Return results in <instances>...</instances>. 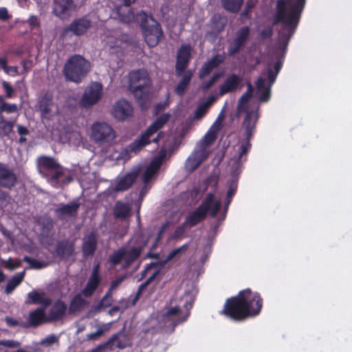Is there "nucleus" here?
<instances>
[{
  "label": "nucleus",
  "mask_w": 352,
  "mask_h": 352,
  "mask_svg": "<svg viewBox=\"0 0 352 352\" xmlns=\"http://www.w3.org/2000/svg\"><path fill=\"white\" fill-rule=\"evenodd\" d=\"M307 0H277L272 24H281L278 32V50L282 51V58L294 36L305 9Z\"/></svg>",
  "instance_id": "1"
},
{
  "label": "nucleus",
  "mask_w": 352,
  "mask_h": 352,
  "mask_svg": "<svg viewBox=\"0 0 352 352\" xmlns=\"http://www.w3.org/2000/svg\"><path fill=\"white\" fill-rule=\"evenodd\" d=\"M262 308L263 298L260 294L248 288L227 298L219 314L235 322H242L257 316Z\"/></svg>",
  "instance_id": "2"
},
{
  "label": "nucleus",
  "mask_w": 352,
  "mask_h": 352,
  "mask_svg": "<svg viewBox=\"0 0 352 352\" xmlns=\"http://www.w3.org/2000/svg\"><path fill=\"white\" fill-rule=\"evenodd\" d=\"M221 206V201L214 199V193L209 192L198 207L186 216L185 223H188L190 228L195 227L204 221L208 213L214 218L219 212Z\"/></svg>",
  "instance_id": "3"
},
{
  "label": "nucleus",
  "mask_w": 352,
  "mask_h": 352,
  "mask_svg": "<svg viewBox=\"0 0 352 352\" xmlns=\"http://www.w3.org/2000/svg\"><path fill=\"white\" fill-rule=\"evenodd\" d=\"M259 117L258 111H248L242 123L241 130L244 132V137L239 142L238 155L236 157V163L239 164L246 160V155L252 147L250 142L256 129V125Z\"/></svg>",
  "instance_id": "4"
},
{
  "label": "nucleus",
  "mask_w": 352,
  "mask_h": 352,
  "mask_svg": "<svg viewBox=\"0 0 352 352\" xmlns=\"http://www.w3.org/2000/svg\"><path fill=\"white\" fill-rule=\"evenodd\" d=\"M89 69V61L80 55L74 54L65 63L63 73L67 80L78 83L87 75Z\"/></svg>",
  "instance_id": "5"
},
{
  "label": "nucleus",
  "mask_w": 352,
  "mask_h": 352,
  "mask_svg": "<svg viewBox=\"0 0 352 352\" xmlns=\"http://www.w3.org/2000/svg\"><path fill=\"white\" fill-rule=\"evenodd\" d=\"M129 89L134 96L140 100H144L151 86V79L146 69H139L129 74Z\"/></svg>",
  "instance_id": "6"
},
{
  "label": "nucleus",
  "mask_w": 352,
  "mask_h": 352,
  "mask_svg": "<svg viewBox=\"0 0 352 352\" xmlns=\"http://www.w3.org/2000/svg\"><path fill=\"white\" fill-rule=\"evenodd\" d=\"M170 115L168 113H164L158 117L142 133L139 138L133 141L128 149L131 152L137 153L143 147L151 143L150 138L154 133L161 129L169 120Z\"/></svg>",
  "instance_id": "7"
},
{
  "label": "nucleus",
  "mask_w": 352,
  "mask_h": 352,
  "mask_svg": "<svg viewBox=\"0 0 352 352\" xmlns=\"http://www.w3.org/2000/svg\"><path fill=\"white\" fill-rule=\"evenodd\" d=\"M39 173L51 182L58 184L64 174L63 166L52 157L41 155L37 159Z\"/></svg>",
  "instance_id": "8"
},
{
  "label": "nucleus",
  "mask_w": 352,
  "mask_h": 352,
  "mask_svg": "<svg viewBox=\"0 0 352 352\" xmlns=\"http://www.w3.org/2000/svg\"><path fill=\"white\" fill-rule=\"evenodd\" d=\"M0 138H8L14 131L15 120H6L3 113L8 114L17 113L18 107L16 104H10L4 101L2 96H0Z\"/></svg>",
  "instance_id": "9"
},
{
  "label": "nucleus",
  "mask_w": 352,
  "mask_h": 352,
  "mask_svg": "<svg viewBox=\"0 0 352 352\" xmlns=\"http://www.w3.org/2000/svg\"><path fill=\"white\" fill-rule=\"evenodd\" d=\"M91 136L96 143H110L116 135L111 126L104 122H96L92 125Z\"/></svg>",
  "instance_id": "10"
},
{
  "label": "nucleus",
  "mask_w": 352,
  "mask_h": 352,
  "mask_svg": "<svg viewBox=\"0 0 352 352\" xmlns=\"http://www.w3.org/2000/svg\"><path fill=\"white\" fill-rule=\"evenodd\" d=\"M153 23L148 25L146 20L142 22L141 26L144 31L145 42L149 47L156 46L163 36L161 25L157 21L151 18Z\"/></svg>",
  "instance_id": "11"
},
{
  "label": "nucleus",
  "mask_w": 352,
  "mask_h": 352,
  "mask_svg": "<svg viewBox=\"0 0 352 352\" xmlns=\"http://www.w3.org/2000/svg\"><path fill=\"white\" fill-rule=\"evenodd\" d=\"M102 95V86L101 83L97 82H92L90 86L85 89L79 102V104L82 107L89 108L100 100Z\"/></svg>",
  "instance_id": "12"
},
{
  "label": "nucleus",
  "mask_w": 352,
  "mask_h": 352,
  "mask_svg": "<svg viewBox=\"0 0 352 352\" xmlns=\"http://www.w3.org/2000/svg\"><path fill=\"white\" fill-rule=\"evenodd\" d=\"M250 35V28L249 26L245 25L240 28L236 32L234 38L228 47V55L233 56L243 50L249 40Z\"/></svg>",
  "instance_id": "13"
},
{
  "label": "nucleus",
  "mask_w": 352,
  "mask_h": 352,
  "mask_svg": "<svg viewBox=\"0 0 352 352\" xmlns=\"http://www.w3.org/2000/svg\"><path fill=\"white\" fill-rule=\"evenodd\" d=\"M188 316L189 313L183 316L182 318H174L173 316H168L167 314L163 312L159 318V328L162 333L171 334L175 331L177 325L187 320Z\"/></svg>",
  "instance_id": "14"
},
{
  "label": "nucleus",
  "mask_w": 352,
  "mask_h": 352,
  "mask_svg": "<svg viewBox=\"0 0 352 352\" xmlns=\"http://www.w3.org/2000/svg\"><path fill=\"white\" fill-rule=\"evenodd\" d=\"M191 52L192 48L189 44H183L179 48L175 64L177 76H182L188 66L191 58Z\"/></svg>",
  "instance_id": "15"
},
{
  "label": "nucleus",
  "mask_w": 352,
  "mask_h": 352,
  "mask_svg": "<svg viewBox=\"0 0 352 352\" xmlns=\"http://www.w3.org/2000/svg\"><path fill=\"white\" fill-rule=\"evenodd\" d=\"M91 21L86 16L74 20L63 31V35L67 36L69 32H72L76 36L83 35L90 28Z\"/></svg>",
  "instance_id": "16"
},
{
  "label": "nucleus",
  "mask_w": 352,
  "mask_h": 352,
  "mask_svg": "<svg viewBox=\"0 0 352 352\" xmlns=\"http://www.w3.org/2000/svg\"><path fill=\"white\" fill-rule=\"evenodd\" d=\"M100 283V265L98 263L94 265L85 287L81 291V294L86 298L91 297L95 293Z\"/></svg>",
  "instance_id": "17"
},
{
  "label": "nucleus",
  "mask_w": 352,
  "mask_h": 352,
  "mask_svg": "<svg viewBox=\"0 0 352 352\" xmlns=\"http://www.w3.org/2000/svg\"><path fill=\"white\" fill-rule=\"evenodd\" d=\"M17 184V176L14 170L4 163L0 162V187L12 189Z\"/></svg>",
  "instance_id": "18"
},
{
  "label": "nucleus",
  "mask_w": 352,
  "mask_h": 352,
  "mask_svg": "<svg viewBox=\"0 0 352 352\" xmlns=\"http://www.w3.org/2000/svg\"><path fill=\"white\" fill-rule=\"evenodd\" d=\"M133 113V108L131 104L124 99H120L113 106L112 114L118 120L124 121Z\"/></svg>",
  "instance_id": "19"
},
{
  "label": "nucleus",
  "mask_w": 352,
  "mask_h": 352,
  "mask_svg": "<svg viewBox=\"0 0 352 352\" xmlns=\"http://www.w3.org/2000/svg\"><path fill=\"white\" fill-rule=\"evenodd\" d=\"M138 175V170H133L126 173L124 176L116 180L113 191L114 192H119L128 190L137 180Z\"/></svg>",
  "instance_id": "20"
},
{
  "label": "nucleus",
  "mask_w": 352,
  "mask_h": 352,
  "mask_svg": "<svg viewBox=\"0 0 352 352\" xmlns=\"http://www.w3.org/2000/svg\"><path fill=\"white\" fill-rule=\"evenodd\" d=\"M242 79L235 74L229 75L219 87V96H222L228 93L234 92L241 87Z\"/></svg>",
  "instance_id": "21"
},
{
  "label": "nucleus",
  "mask_w": 352,
  "mask_h": 352,
  "mask_svg": "<svg viewBox=\"0 0 352 352\" xmlns=\"http://www.w3.org/2000/svg\"><path fill=\"white\" fill-rule=\"evenodd\" d=\"M224 60L225 56L223 54H217L213 56L210 60L204 63L201 67L199 73V78L203 79L208 76L214 69L218 67Z\"/></svg>",
  "instance_id": "22"
},
{
  "label": "nucleus",
  "mask_w": 352,
  "mask_h": 352,
  "mask_svg": "<svg viewBox=\"0 0 352 352\" xmlns=\"http://www.w3.org/2000/svg\"><path fill=\"white\" fill-rule=\"evenodd\" d=\"M55 252L61 259L69 258L74 253V243L67 239L61 240L57 243Z\"/></svg>",
  "instance_id": "23"
},
{
  "label": "nucleus",
  "mask_w": 352,
  "mask_h": 352,
  "mask_svg": "<svg viewBox=\"0 0 352 352\" xmlns=\"http://www.w3.org/2000/svg\"><path fill=\"white\" fill-rule=\"evenodd\" d=\"M74 7L73 0H54L53 12L58 17L64 19Z\"/></svg>",
  "instance_id": "24"
},
{
  "label": "nucleus",
  "mask_w": 352,
  "mask_h": 352,
  "mask_svg": "<svg viewBox=\"0 0 352 352\" xmlns=\"http://www.w3.org/2000/svg\"><path fill=\"white\" fill-rule=\"evenodd\" d=\"M97 244L98 239L94 232H92L85 236L82 244L83 256H92L97 249Z\"/></svg>",
  "instance_id": "25"
},
{
  "label": "nucleus",
  "mask_w": 352,
  "mask_h": 352,
  "mask_svg": "<svg viewBox=\"0 0 352 352\" xmlns=\"http://www.w3.org/2000/svg\"><path fill=\"white\" fill-rule=\"evenodd\" d=\"M80 204L78 202H72L67 204H63L55 210V213L59 219L65 217H76Z\"/></svg>",
  "instance_id": "26"
},
{
  "label": "nucleus",
  "mask_w": 352,
  "mask_h": 352,
  "mask_svg": "<svg viewBox=\"0 0 352 352\" xmlns=\"http://www.w3.org/2000/svg\"><path fill=\"white\" fill-rule=\"evenodd\" d=\"M26 304L41 305V307L46 309L52 304V299L46 296L45 293L37 292L32 291L28 294V299L25 301Z\"/></svg>",
  "instance_id": "27"
},
{
  "label": "nucleus",
  "mask_w": 352,
  "mask_h": 352,
  "mask_svg": "<svg viewBox=\"0 0 352 352\" xmlns=\"http://www.w3.org/2000/svg\"><path fill=\"white\" fill-rule=\"evenodd\" d=\"M67 305L58 299L54 302L49 311V320L57 321L62 319L66 314Z\"/></svg>",
  "instance_id": "28"
},
{
  "label": "nucleus",
  "mask_w": 352,
  "mask_h": 352,
  "mask_svg": "<svg viewBox=\"0 0 352 352\" xmlns=\"http://www.w3.org/2000/svg\"><path fill=\"white\" fill-rule=\"evenodd\" d=\"M113 214L116 219H127L131 214V207L126 203L117 201L113 208Z\"/></svg>",
  "instance_id": "29"
},
{
  "label": "nucleus",
  "mask_w": 352,
  "mask_h": 352,
  "mask_svg": "<svg viewBox=\"0 0 352 352\" xmlns=\"http://www.w3.org/2000/svg\"><path fill=\"white\" fill-rule=\"evenodd\" d=\"M220 128L219 124L217 125L214 124L201 140L199 146H204V148H207V147L212 145L217 138V133L220 130Z\"/></svg>",
  "instance_id": "30"
},
{
  "label": "nucleus",
  "mask_w": 352,
  "mask_h": 352,
  "mask_svg": "<svg viewBox=\"0 0 352 352\" xmlns=\"http://www.w3.org/2000/svg\"><path fill=\"white\" fill-rule=\"evenodd\" d=\"M256 86L258 91H261L259 96V101L261 102H266L269 101L271 97V87L270 85H265V80L259 77L256 82Z\"/></svg>",
  "instance_id": "31"
},
{
  "label": "nucleus",
  "mask_w": 352,
  "mask_h": 352,
  "mask_svg": "<svg viewBox=\"0 0 352 352\" xmlns=\"http://www.w3.org/2000/svg\"><path fill=\"white\" fill-rule=\"evenodd\" d=\"M182 75V78L176 86L175 90V93L181 96L184 94L186 90L187 89L192 79L193 73L191 70H187L184 71Z\"/></svg>",
  "instance_id": "32"
},
{
  "label": "nucleus",
  "mask_w": 352,
  "mask_h": 352,
  "mask_svg": "<svg viewBox=\"0 0 352 352\" xmlns=\"http://www.w3.org/2000/svg\"><path fill=\"white\" fill-rule=\"evenodd\" d=\"M45 307H38L29 314V322L31 326L37 327L45 320Z\"/></svg>",
  "instance_id": "33"
},
{
  "label": "nucleus",
  "mask_w": 352,
  "mask_h": 352,
  "mask_svg": "<svg viewBox=\"0 0 352 352\" xmlns=\"http://www.w3.org/2000/svg\"><path fill=\"white\" fill-rule=\"evenodd\" d=\"M142 248L131 247L129 250L125 248L124 266L131 265L140 256Z\"/></svg>",
  "instance_id": "34"
},
{
  "label": "nucleus",
  "mask_w": 352,
  "mask_h": 352,
  "mask_svg": "<svg viewBox=\"0 0 352 352\" xmlns=\"http://www.w3.org/2000/svg\"><path fill=\"white\" fill-rule=\"evenodd\" d=\"M25 275V272L23 271L13 276L12 278L10 279L7 283V285L5 287V293L6 294L12 293L14 289L22 283Z\"/></svg>",
  "instance_id": "35"
},
{
  "label": "nucleus",
  "mask_w": 352,
  "mask_h": 352,
  "mask_svg": "<svg viewBox=\"0 0 352 352\" xmlns=\"http://www.w3.org/2000/svg\"><path fill=\"white\" fill-rule=\"evenodd\" d=\"M283 62L280 59L276 60L273 65V67L268 65L267 69V76L269 84L272 86L276 80L277 76L282 68Z\"/></svg>",
  "instance_id": "36"
},
{
  "label": "nucleus",
  "mask_w": 352,
  "mask_h": 352,
  "mask_svg": "<svg viewBox=\"0 0 352 352\" xmlns=\"http://www.w3.org/2000/svg\"><path fill=\"white\" fill-rule=\"evenodd\" d=\"M115 11L119 20L123 23H129L134 19V12L131 8H129L127 10L122 9L120 10V5H118L116 7Z\"/></svg>",
  "instance_id": "37"
},
{
  "label": "nucleus",
  "mask_w": 352,
  "mask_h": 352,
  "mask_svg": "<svg viewBox=\"0 0 352 352\" xmlns=\"http://www.w3.org/2000/svg\"><path fill=\"white\" fill-rule=\"evenodd\" d=\"M87 304V301L85 300L80 294L76 295L71 300L69 307V313L74 314L81 310Z\"/></svg>",
  "instance_id": "38"
},
{
  "label": "nucleus",
  "mask_w": 352,
  "mask_h": 352,
  "mask_svg": "<svg viewBox=\"0 0 352 352\" xmlns=\"http://www.w3.org/2000/svg\"><path fill=\"white\" fill-rule=\"evenodd\" d=\"M53 104V96L50 93H45L39 102V109L43 115H47L51 111Z\"/></svg>",
  "instance_id": "39"
},
{
  "label": "nucleus",
  "mask_w": 352,
  "mask_h": 352,
  "mask_svg": "<svg viewBox=\"0 0 352 352\" xmlns=\"http://www.w3.org/2000/svg\"><path fill=\"white\" fill-rule=\"evenodd\" d=\"M209 155V152L207 148L204 146H199V148L196 149L190 156L196 160L195 164V167H199L201 163L205 161Z\"/></svg>",
  "instance_id": "40"
},
{
  "label": "nucleus",
  "mask_w": 352,
  "mask_h": 352,
  "mask_svg": "<svg viewBox=\"0 0 352 352\" xmlns=\"http://www.w3.org/2000/svg\"><path fill=\"white\" fill-rule=\"evenodd\" d=\"M243 0H221L223 8L230 12L236 13L241 9Z\"/></svg>",
  "instance_id": "41"
},
{
  "label": "nucleus",
  "mask_w": 352,
  "mask_h": 352,
  "mask_svg": "<svg viewBox=\"0 0 352 352\" xmlns=\"http://www.w3.org/2000/svg\"><path fill=\"white\" fill-rule=\"evenodd\" d=\"M125 248H120L114 251L109 258V263L113 267L119 265L122 260H124Z\"/></svg>",
  "instance_id": "42"
},
{
  "label": "nucleus",
  "mask_w": 352,
  "mask_h": 352,
  "mask_svg": "<svg viewBox=\"0 0 352 352\" xmlns=\"http://www.w3.org/2000/svg\"><path fill=\"white\" fill-rule=\"evenodd\" d=\"M175 300L171 299L170 300V305H166L164 309V313L167 314L168 316H173L174 318H182L180 315L182 313V308L179 305H175L172 306V304Z\"/></svg>",
  "instance_id": "43"
},
{
  "label": "nucleus",
  "mask_w": 352,
  "mask_h": 352,
  "mask_svg": "<svg viewBox=\"0 0 352 352\" xmlns=\"http://www.w3.org/2000/svg\"><path fill=\"white\" fill-rule=\"evenodd\" d=\"M113 291V290H111V287H109L106 294L102 297L99 303L94 307V309L96 312H99L102 309L109 307L111 305V300H109L108 303H106V301L109 299H112Z\"/></svg>",
  "instance_id": "44"
},
{
  "label": "nucleus",
  "mask_w": 352,
  "mask_h": 352,
  "mask_svg": "<svg viewBox=\"0 0 352 352\" xmlns=\"http://www.w3.org/2000/svg\"><path fill=\"white\" fill-rule=\"evenodd\" d=\"M237 190V182L234 180H231L229 182L228 189L226 193V197L225 200V208H229L230 204L232 202V198L234 196Z\"/></svg>",
  "instance_id": "45"
},
{
  "label": "nucleus",
  "mask_w": 352,
  "mask_h": 352,
  "mask_svg": "<svg viewBox=\"0 0 352 352\" xmlns=\"http://www.w3.org/2000/svg\"><path fill=\"white\" fill-rule=\"evenodd\" d=\"M188 248V243H185L179 248H175L170 251L167 255L165 263L169 262L177 256L184 254Z\"/></svg>",
  "instance_id": "46"
},
{
  "label": "nucleus",
  "mask_w": 352,
  "mask_h": 352,
  "mask_svg": "<svg viewBox=\"0 0 352 352\" xmlns=\"http://www.w3.org/2000/svg\"><path fill=\"white\" fill-rule=\"evenodd\" d=\"M23 261L30 264V267L33 269L40 270L47 266L46 264L28 256H25L23 258Z\"/></svg>",
  "instance_id": "47"
},
{
  "label": "nucleus",
  "mask_w": 352,
  "mask_h": 352,
  "mask_svg": "<svg viewBox=\"0 0 352 352\" xmlns=\"http://www.w3.org/2000/svg\"><path fill=\"white\" fill-rule=\"evenodd\" d=\"M248 89L245 93H244L239 99V107L241 108L243 104L248 102L250 98H252L253 94V87L250 82L248 83Z\"/></svg>",
  "instance_id": "48"
},
{
  "label": "nucleus",
  "mask_w": 352,
  "mask_h": 352,
  "mask_svg": "<svg viewBox=\"0 0 352 352\" xmlns=\"http://www.w3.org/2000/svg\"><path fill=\"white\" fill-rule=\"evenodd\" d=\"M209 102H205L199 104L195 111V118L200 119L205 116L207 112Z\"/></svg>",
  "instance_id": "49"
},
{
  "label": "nucleus",
  "mask_w": 352,
  "mask_h": 352,
  "mask_svg": "<svg viewBox=\"0 0 352 352\" xmlns=\"http://www.w3.org/2000/svg\"><path fill=\"white\" fill-rule=\"evenodd\" d=\"M115 342H117L116 346L119 349H124L126 347L127 344L125 340H120L118 338V336L117 334L113 335L107 343L104 344V346H107L108 344L111 343H113Z\"/></svg>",
  "instance_id": "50"
},
{
  "label": "nucleus",
  "mask_w": 352,
  "mask_h": 352,
  "mask_svg": "<svg viewBox=\"0 0 352 352\" xmlns=\"http://www.w3.org/2000/svg\"><path fill=\"white\" fill-rule=\"evenodd\" d=\"M188 226V223H185V221L178 226L174 231L173 237L175 239L183 237L186 228Z\"/></svg>",
  "instance_id": "51"
},
{
  "label": "nucleus",
  "mask_w": 352,
  "mask_h": 352,
  "mask_svg": "<svg viewBox=\"0 0 352 352\" xmlns=\"http://www.w3.org/2000/svg\"><path fill=\"white\" fill-rule=\"evenodd\" d=\"M156 275V273L153 274L151 276L148 278L145 282L142 283L138 287V292L135 295L134 302H135L139 298L142 292V291L147 287V285L153 280Z\"/></svg>",
  "instance_id": "52"
},
{
  "label": "nucleus",
  "mask_w": 352,
  "mask_h": 352,
  "mask_svg": "<svg viewBox=\"0 0 352 352\" xmlns=\"http://www.w3.org/2000/svg\"><path fill=\"white\" fill-rule=\"evenodd\" d=\"M2 87L6 91V98H12L14 96V90L10 82L7 81L2 82Z\"/></svg>",
  "instance_id": "53"
},
{
  "label": "nucleus",
  "mask_w": 352,
  "mask_h": 352,
  "mask_svg": "<svg viewBox=\"0 0 352 352\" xmlns=\"http://www.w3.org/2000/svg\"><path fill=\"white\" fill-rule=\"evenodd\" d=\"M0 346L8 348H17L21 346V343L13 340H0Z\"/></svg>",
  "instance_id": "54"
},
{
  "label": "nucleus",
  "mask_w": 352,
  "mask_h": 352,
  "mask_svg": "<svg viewBox=\"0 0 352 352\" xmlns=\"http://www.w3.org/2000/svg\"><path fill=\"white\" fill-rule=\"evenodd\" d=\"M155 174V172L147 167L142 175L143 183L147 184Z\"/></svg>",
  "instance_id": "55"
},
{
  "label": "nucleus",
  "mask_w": 352,
  "mask_h": 352,
  "mask_svg": "<svg viewBox=\"0 0 352 352\" xmlns=\"http://www.w3.org/2000/svg\"><path fill=\"white\" fill-rule=\"evenodd\" d=\"M7 63L8 61L6 58L0 57V67L5 72V73L9 74L10 69H13L15 72H17L16 67L8 66Z\"/></svg>",
  "instance_id": "56"
},
{
  "label": "nucleus",
  "mask_w": 352,
  "mask_h": 352,
  "mask_svg": "<svg viewBox=\"0 0 352 352\" xmlns=\"http://www.w3.org/2000/svg\"><path fill=\"white\" fill-rule=\"evenodd\" d=\"M28 23L31 29L37 28L40 27V20L34 15H31L28 20Z\"/></svg>",
  "instance_id": "57"
},
{
  "label": "nucleus",
  "mask_w": 352,
  "mask_h": 352,
  "mask_svg": "<svg viewBox=\"0 0 352 352\" xmlns=\"http://www.w3.org/2000/svg\"><path fill=\"white\" fill-rule=\"evenodd\" d=\"M273 35V29L272 27H267L262 30L259 36L261 38L267 39L270 38Z\"/></svg>",
  "instance_id": "58"
},
{
  "label": "nucleus",
  "mask_w": 352,
  "mask_h": 352,
  "mask_svg": "<svg viewBox=\"0 0 352 352\" xmlns=\"http://www.w3.org/2000/svg\"><path fill=\"white\" fill-rule=\"evenodd\" d=\"M162 164V162H160V160H157L155 157L154 159L152 160L148 168H150L151 170H153L154 172L157 173L159 169L160 168Z\"/></svg>",
  "instance_id": "59"
},
{
  "label": "nucleus",
  "mask_w": 352,
  "mask_h": 352,
  "mask_svg": "<svg viewBox=\"0 0 352 352\" xmlns=\"http://www.w3.org/2000/svg\"><path fill=\"white\" fill-rule=\"evenodd\" d=\"M104 333V329L101 327L98 328L96 332L91 333L87 335V338L89 340H95L100 338Z\"/></svg>",
  "instance_id": "60"
},
{
  "label": "nucleus",
  "mask_w": 352,
  "mask_h": 352,
  "mask_svg": "<svg viewBox=\"0 0 352 352\" xmlns=\"http://www.w3.org/2000/svg\"><path fill=\"white\" fill-rule=\"evenodd\" d=\"M125 278L124 276H121L119 277H117L115 280H113L110 285L111 290H115L117 289L121 283L124 281Z\"/></svg>",
  "instance_id": "61"
},
{
  "label": "nucleus",
  "mask_w": 352,
  "mask_h": 352,
  "mask_svg": "<svg viewBox=\"0 0 352 352\" xmlns=\"http://www.w3.org/2000/svg\"><path fill=\"white\" fill-rule=\"evenodd\" d=\"M11 15L8 13L6 8H0V21H6L11 19Z\"/></svg>",
  "instance_id": "62"
},
{
  "label": "nucleus",
  "mask_w": 352,
  "mask_h": 352,
  "mask_svg": "<svg viewBox=\"0 0 352 352\" xmlns=\"http://www.w3.org/2000/svg\"><path fill=\"white\" fill-rule=\"evenodd\" d=\"M195 163H196V160L195 158H193L192 156H189L187 160L186 165L190 170H195V169H197L198 168V167L195 166Z\"/></svg>",
  "instance_id": "63"
},
{
  "label": "nucleus",
  "mask_w": 352,
  "mask_h": 352,
  "mask_svg": "<svg viewBox=\"0 0 352 352\" xmlns=\"http://www.w3.org/2000/svg\"><path fill=\"white\" fill-rule=\"evenodd\" d=\"M17 132L21 136H25L29 134L28 129L22 125H17Z\"/></svg>",
  "instance_id": "64"
}]
</instances>
